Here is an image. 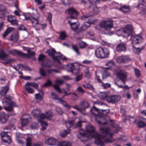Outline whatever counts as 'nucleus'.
<instances>
[{
	"mask_svg": "<svg viewBox=\"0 0 146 146\" xmlns=\"http://www.w3.org/2000/svg\"><path fill=\"white\" fill-rule=\"evenodd\" d=\"M88 135L84 130L80 129L79 133L77 135L78 139L81 141L85 142L88 140L90 138H95V143L97 145L101 146L104 145L103 141L105 143H111L113 134L110 133L109 127H101L100 130L101 133L99 134L95 131L94 127L91 125H88L86 127Z\"/></svg>",
	"mask_w": 146,
	"mask_h": 146,
	"instance_id": "1",
	"label": "nucleus"
},
{
	"mask_svg": "<svg viewBox=\"0 0 146 146\" xmlns=\"http://www.w3.org/2000/svg\"><path fill=\"white\" fill-rule=\"evenodd\" d=\"M117 32L125 34V37H128L129 36H131V38L132 40L131 43L133 50L135 53H137V48L136 47V45L137 44V35L133 34L132 26L131 25H128L125 28L117 30Z\"/></svg>",
	"mask_w": 146,
	"mask_h": 146,
	"instance_id": "2",
	"label": "nucleus"
},
{
	"mask_svg": "<svg viewBox=\"0 0 146 146\" xmlns=\"http://www.w3.org/2000/svg\"><path fill=\"white\" fill-rule=\"evenodd\" d=\"M12 97L9 96H7L4 98L2 100L3 104L5 105V110L8 111H11L13 110V107L17 106L15 103L13 102Z\"/></svg>",
	"mask_w": 146,
	"mask_h": 146,
	"instance_id": "3",
	"label": "nucleus"
},
{
	"mask_svg": "<svg viewBox=\"0 0 146 146\" xmlns=\"http://www.w3.org/2000/svg\"><path fill=\"white\" fill-rule=\"evenodd\" d=\"M95 53L97 58H104L108 57L109 52L107 48L100 47L95 50Z\"/></svg>",
	"mask_w": 146,
	"mask_h": 146,
	"instance_id": "4",
	"label": "nucleus"
},
{
	"mask_svg": "<svg viewBox=\"0 0 146 146\" xmlns=\"http://www.w3.org/2000/svg\"><path fill=\"white\" fill-rule=\"evenodd\" d=\"M66 69L68 71L76 75L79 74L80 70V66L75 63L68 64L66 66Z\"/></svg>",
	"mask_w": 146,
	"mask_h": 146,
	"instance_id": "5",
	"label": "nucleus"
},
{
	"mask_svg": "<svg viewBox=\"0 0 146 146\" xmlns=\"http://www.w3.org/2000/svg\"><path fill=\"white\" fill-rule=\"evenodd\" d=\"M113 21L111 20L103 21L100 24V26L105 30L109 31L113 27Z\"/></svg>",
	"mask_w": 146,
	"mask_h": 146,
	"instance_id": "6",
	"label": "nucleus"
},
{
	"mask_svg": "<svg viewBox=\"0 0 146 146\" xmlns=\"http://www.w3.org/2000/svg\"><path fill=\"white\" fill-rule=\"evenodd\" d=\"M100 110L101 109H98L96 108L94 106L91 109L90 111L92 114L96 116L95 120L99 125H105L106 124V122L102 123L98 119V117H100Z\"/></svg>",
	"mask_w": 146,
	"mask_h": 146,
	"instance_id": "7",
	"label": "nucleus"
},
{
	"mask_svg": "<svg viewBox=\"0 0 146 146\" xmlns=\"http://www.w3.org/2000/svg\"><path fill=\"white\" fill-rule=\"evenodd\" d=\"M96 21L92 19H88V22L84 23L82 25L79 30L77 31V33H79L82 31H84L88 28L90 27L91 24H93Z\"/></svg>",
	"mask_w": 146,
	"mask_h": 146,
	"instance_id": "8",
	"label": "nucleus"
},
{
	"mask_svg": "<svg viewBox=\"0 0 146 146\" xmlns=\"http://www.w3.org/2000/svg\"><path fill=\"white\" fill-rule=\"evenodd\" d=\"M131 59L127 55H122L119 56L116 59V62L119 63H126L130 61Z\"/></svg>",
	"mask_w": 146,
	"mask_h": 146,
	"instance_id": "9",
	"label": "nucleus"
},
{
	"mask_svg": "<svg viewBox=\"0 0 146 146\" xmlns=\"http://www.w3.org/2000/svg\"><path fill=\"white\" fill-rule=\"evenodd\" d=\"M46 52L49 56L52 57L54 60L56 61L57 63L58 64L60 63V62L58 59V56H55V54L56 53L60 54V52H56L55 50L53 48H51L47 50Z\"/></svg>",
	"mask_w": 146,
	"mask_h": 146,
	"instance_id": "10",
	"label": "nucleus"
},
{
	"mask_svg": "<svg viewBox=\"0 0 146 146\" xmlns=\"http://www.w3.org/2000/svg\"><path fill=\"white\" fill-rule=\"evenodd\" d=\"M8 132H2L0 134L1 139L3 142L10 143L11 142V138L10 136L8 134Z\"/></svg>",
	"mask_w": 146,
	"mask_h": 146,
	"instance_id": "11",
	"label": "nucleus"
},
{
	"mask_svg": "<svg viewBox=\"0 0 146 146\" xmlns=\"http://www.w3.org/2000/svg\"><path fill=\"white\" fill-rule=\"evenodd\" d=\"M68 12L70 15L69 18L70 19V20H76L77 21L76 17L78 14V11L75 9L71 8L68 9Z\"/></svg>",
	"mask_w": 146,
	"mask_h": 146,
	"instance_id": "12",
	"label": "nucleus"
},
{
	"mask_svg": "<svg viewBox=\"0 0 146 146\" xmlns=\"http://www.w3.org/2000/svg\"><path fill=\"white\" fill-rule=\"evenodd\" d=\"M120 98V96H119L113 95L107 97V101L108 102L114 104L119 101Z\"/></svg>",
	"mask_w": 146,
	"mask_h": 146,
	"instance_id": "13",
	"label": "nucleus"
},
{
	"mask_svg": "<svg viewBox=\"0 0 146 146\" xmlns=\"http://www.w3.org/2000/svg\"><path fill=\"white\" fill-rule=\"evenodd\" d=\"M7 13L6 7L3 5H0V18L5 19V15Z\"/></svg>",
	"mask_w": 146,
	"mask_h": 146,
	"instance_id": "14",
	"label": "nucleus"
},
{
	"mask_svg": "<svg viewBox=\"0 0 146 146\" xmlns=\"http://www.w3.org/2000/svg\"><path fill=\"white\" fill-rule=\"evenodd\" d=\"M68 22L73 31L77 32L79 30H78L79 25L78 23H76V21L73 22L72 20H68Z\"/></svg>",
	"mask_w": 146,
	"mask_h": 146,
	"instance_id": "15",
	"label": "nucleus"
},
{
	"mask_svg": "<svg viewBox=\"0 0 146 146\" xmlns=\"http://www.w3.org/2000/svg\"><path fill=\"white\" fill-rule=\"evenodd\" d=\"M126 45L124 43L118 44L116 48V50L119 52H124L126 50Z\"/></svg>",
	"mask_w": 146,
	"mask_h": 146,
	"instance_id": "16",
	"label": "nucleus"
},
{
	"mask_svg": "<svg viewBox=\"0 0 146 146\" xmlns=\"http://www.w3.org/2000/svg\"><path fill=\"white\" fill-rule=\"evenodd\" d=\"M7 19L11 24L13 25H18V21L14 16L10 15L7 16Z\"/></svg>",
	"mask_w": 146,
	"mask_h": 146,
	"instance_id": "17",
	"label": "nucleus"
},
{
	"mask_svg": "<svg viewBox=\"0 0 146 146\" xmlns=\"http://www.w3.org/2000/svg\"><path fill=\"white\" fill-rule=\"evenodd\" d=\"M117 77L119 80L122 81L124 85L125 84L127 79V75L125 73L118 72L117 74Z\"/></svg>",
	"mask_w": 146,
	"mask_h": 146,
	"instance_id": "18",
	"label": "nucleus"
},
{
	"mask_svg": "<svg viewBox=\"0 0 146 146\" xmlns=\"http://www.w3.org/2000/svg\"><path fill=\"white\" fill-rule=\"evenodd\" d=\"M57 142V140L53 138H49L46 140L45 144L48 145H56V143Z\"/></svg>",
	"mask_w": 146,
	"mask_h": 146,
	"instance_id": "19",
	"label": "nucleus"
},
{
	"mask_svg": "<svg viewBox=\"0 0 146 146\" xmlns=\"http://www.w3.org/2000/svg\"><path fill=\"white\" fill-rule=\"evenodd\" d=\"M9 52L14 55L17 54L18 56L21 57H25L27 56V55L25 53H24L20 51H19L16 50H10Z\"/></svg>",
	"mask_w": 146,
	"mask_h": 146,
	"instance_id": "20",
	"label": "nucleus"
},
{
	"mask_svg": "<svg viewBox=\"0 0 146 146\" xmlns=\"http://www.w3.org/2000/svg\"><path fill=\"white\" fill-rule=\"evenodd\" d=\"M32 115L35 117H36L38 120V119H41V115L44 114V113H41V112L39 110L36 109L33 110L32 112Z\"/></svg>",
	"mask_w": 146,
	"mask_h": 146,
	"instance_id": "21",
	"label": "nucleus"
},
{
	"mask_svg": "<svg viewBox=\"0 0 146 146\" xmlns=\"http://www.w3.org/2000/svg\"><path fill=\"white\" fill-rule=\"evenodd\" d=\"M140 120L137 122V125L139 127L146 126V119L142 117H139Z\"/></svg>",
	"mask_w": 146,
	"mask_h": 146,
	"instance_id": "22",
	"label": "nucleus"
},
{
	"mask_svg": "<svg viewBox=\"0 0 146 146\" xmlns=\"http://www.w3.org/2000/svg\"><path fill=\"white\" fill-rule=\"evenodd\" d=\"M90 104L87 101L84 100L80 104V106L82 110H85L86 109L89 107Z\"/></svg>",
	"mask_w": 146,
	"mask_h": 146,
	"instance_id": "23",
	"label": "nucleus"
},
{
	"mask_svg": "<svg viewBox=\"0 0 146 146\" xmlns=\"http://www.w3.org/2000/svg\"><path fill=\"white\" fill-rule=\"evenodd\" d=\"M9 118L8 115L4 112H1L0 113V121L2 123H5Z\"/></svg>",
	"mask_w": 146,
	"mask_h": 146,
	"instance_id": "24",
	"label": "nucleus"
},
{
	"mask_svg": "<svg viewBox=\"0 0 146 146\" xmlns=\"http://www.w3.org/2000/svg\"><path fill=\"white\" fill-rule=\"evenodd\" d=\"M19 38V35L18 33H14L10 36L9 39L11 41L15 42L18 41Z\"/></svg>",
	"mask_w": 146,
	"mask_h": 146,
	"instance_id": "25",
	"label": "nucleus"
},
{
	"mask_svg": "<svg viewBox=\"0 0 146 146\" xmlns=\"http://www.w3.org/2000/svg\"><path fill=\"white\" fill-rule=\"evenodd\" d=\"M119 10L122 11L124 13L126 14L130 11V8L129 5H124L121 6L119 8Z\"/></svg>",
	"mask_w": 146,
	"mask_h": 146,
	"instance_id": "26",
	"label": "nucleus"
},
{
	"mask_svg": "<svg viewBox=\"0 0 146 146\" xmlns=\"http://www.w3.org/2000/svg\"><path fill=\"white\" fill-rule=\"evenodd\" d=\"M110 112V110H103L101 109L100 111V117H98V118H100L101 120H100L101 121V119L102 117L104 118L105 119V117L106 116L107 113H108Z\"/></svg>",
	"mask_w": 146,
	"mask_h": 146,
	"instance_id": "27",
	"label": "nucleus"
},
{
	"mask_svg": "<svg viewBox=\"0 0 146 146\" xmlns=\"http://www.w3.org/2000/svg\"><path fill=\"white\" fill-rule=\"evenodd\" d=\"M51 62L49 59H45L43 60L42 63V65L45 67H49L51 65Z\"/></svg>",
	"mask_w": 146,
	"mask_h": 146,
	"instance_id": "28",
	"label": "nucleus"
},
{
	"mask_svg": "<svg viewBox=\"0 0 146 146\" xmlns=\"http://www.w3.org/2000/svg\"><path fill=\"white\" fill-rule=\"evenodd\" d=\"M82 86L84 88L90 90L93 92H94L95 88L92 85H91L90 83L85 82L82 84Z\"/></svg>",
	"mask_w": 146,
	"mask_h": 146,
	"instance_id": "29",
	"label": "nucleus"
},
{
	"mask_svg": "<svg viewBox=\"0 0 146 146\" xmlns=\"http://www.w3.org/2000/svg\"><path fill=\"white\" fill-rule=\"evenodd\" d=\"M25 19L27 21H30L32 24H35V25L38 24V20L37 19L28 17H25Z\"/></svg>",
	"mask_w": 146,
	"mask_h": 146,
	"instance_id": "30",
	"label": "nucleus"
},
{
	"mask_svg": "<svg viewBox=\"0 0 146 146\" xmlns=\"http://www.w3.org/2000/svg\"><path fill=\"white\" fill-rule=\"evenodd\" d=\"M9 89L8 86H6L2 88V90L0 91V94L2 96L5 95Z\"/></svg>",
	"mask_w": 146,
	"mask_h": 146,
	"instance_id": "31",
	"label": "nucleus"
},
{
	"mask_svg": "<svg viewBox=\"0 0 146 146\" xmlns=\"http://www.w3.org/2000/svg\"><path fill=\"white\" fill-rule=\"evenodd\" d=\"M57 146H71V144L69 142L66 141H61L58 142L57 144Z\"/></svg>",
	"mask_w": 146,
	"mask_h": 146,
	"instance_id": "32",
	"label": "nucleus"
},
{
	"mask_svg": "<svg viewBox=\"0 0 146 146\" xmlns=\"http://www.w3.org/2000/svg\"><path fill=\"white\" fill-rule=\"evenodd\" d=\"M145 6H137V9L139 11L140 14L142 15H144L146 13V9Z\"/></svg>",
	"mask_w": 146,
	"mask_h": 146,
	"instance_id": "33",
	"label": "nucleus"
},
{
	"mask_svg": "<svg viewBox=\"0 0 146 146\" xmlns=\"http://www.w3.org/2000/svg\"><path fill=\"white\" fill-rule=\"evenodd\" d=\"M41 119H38V121L40 123L41 125H43L46 126L48 125V123L45 121H43V120L46 118V116L45 114H42L41 115Z\"/></svg>",
	"mask_w": 146,
	"mask_h": 146,
	"instance_id": "34",
	"label": "nucleus"
},
{
	"mask_svg": "<svg viewBox=\"0 0 146 146\" xmlns=\"http://www.w3.org/2000/svg\"><path fill=\"white\" fill-rule=\"evenodd\" d=\"M14 30V29L12 27L8 28L5 31L3 35V36L4 38L9 33L11 32Z\"/></svg>",
	"mask_w": 146,
	"mask_h": 146,
	"instance_id": "35",
	"label": "nucleus"
},
{
	"mask_svg": "<svg viewBox=\"0 0 146 146\" xmlns=\"http://www.w3.org/2000/svg\"><path fill=\"white\" fill-rule=\"evenodd\" d=\"M110 72L108 70H105L102 74V77L103 79L110 76Z\"/></svg>",
	"mask_w": 146,
	"mask_h": 146,
	"instance_id": "36",
	"label": "nucleus"
},
{
	"mask_svg": "<svg viewBox=\"0 0 146 146\" xmlns=\"http://www.w3.org/2000/svg\"><path fill=\"white\" fill-rule=\"evenodd\" d=\"M91 8H92V10L95 14H97L99 12L98 9L95 5H90L88 7L89 9Z\"/></svg>",
	"mask_w": 146,
	"mask_h": 146,
	"instance_id": "37",
	"label": "nucleus"
},
{
	"mask_svg": "<svg viewBox=\"0 0 146 146\" xmlns=\"http://www.w3.org/2000/svg\"><path fill=\"white\" fill-rule=\"evenodd\" d=\"M72 49L77 53L78 55L80 54V52L78 51V48L76 45L72 44Z\"/></svg>",
	"mask_w": 146,
	"mask_h": 146,
	"instance_id": "38",
	"label": "nucleus"
},
{
	"mask_svg": "<svg viewBox=\"0 0 146 146\" xmlns=\"http://www.w3.org/2000/svg\"><path fill=\"white\" fill-rule=\"evenodd\" d=\"M27 53L28 54H26L28 55L27 56L23 57L30 58L31 57L35 55V53L34 52H31V49H30L29 50H28Z\"/></svg>",
	"mask_w": 146,
	"mask_h": 146,
	"instance_id": "39",
	"label": "nucleus"
},
{
	"mask_svg": "<svg viewBox=\"0 0 146 146\" xmlns=\"http://www.w3.org/2000/svg\"><path fill=\"white\" fill-rule=\"evenodd\" d=\"M69 132V130H64L60 133V135L62 137H64L67 136Z\"/></svg>",
	"mask_w": 146,
	"mask_h": 146,
	"instance_id": "40",
	"label": "nucleus"
},
{
	"mask_svg": "<svg viewBox=\"0 0 146 146\" xmlns=\"http://www.w3.org/2000/svg\"><path fill=\"white\" fill-rule=\"evenodd\" d=\"M60 35L59 36V39L61 40H64L67 37L65 31H63L60 32Z\"/></svg>",
	"mask_w": 146,
	"mask_h": 146,
	"instance_id": "41",
	"label": "nucleus"
},
{
	"mask_svg": "<svg viewBox=\"0 0 146 146\" xmlns=\"http://www.w3.org/2000/svg\"><path fill=\"white\" fill-rule=\"evenodd\" d=\"M39 73L43 77H44L47 75V73L42 68H40L39 69Z\"/></svg>",
	"mask_w": 146,
	"mask_h": 146,
	"instance_id": "42",
	"label": "nucleus"
},
{
	"mask_svg": "<svg viewBox=\"0 0 146 146\" xmlns=\"http://www.w3.org/2000/svg\"><path fill=\"white\" fill-rule=\"evenodd\" d=\"M7 55L5 54V52L4 50L1 49H0V58L3 59H5Z\"/></svg>",
	"mask_w": 146,
	"mask_h": 146,
	"instance_id": "43",
	"label": "nucleus"
},
{
	"mask_svg": "<svg viewBox=\"0 0 146 146\" xmlns=\"http://www.w3.org/2000/svg\"><path fill=\"white\" fill-rule=\"evenodd\" d=\"M137 6H146V0H139Z\"/></svg>",
	"mask_w": 146,
	"mask_h": 146,
	"instance_id": "44",
	"label": "nucleus"
},
{
	"mask_svg": "<svg viewBox=\"0 0 146 146\" xmlns=\"http://www.w3.org/2000/svg\"><path fill=\"white\" fill-rule=\"evenodd\" d=\"M30 128L32 129H35L38 128V125L37 123L33 122L31 125Z\"/></svg>",
	"mask_w": 146,
	"mask_h": 146,
	"instance_id": "45",
	"label": "nucleus"
},
{
	"mask_svg": "<svg viewBox=\"0 0 146 146\" xmlns=\"http://www.w3.org/2000/svg\"><path fill=\"white\" fill-rule=\"evenodd\" d=\"M52 84V82L50 80L48 79L46 82L43 84V86L46 87L51 86Z\"/></svg>",
	"mask_w": 146,
	"mask_h": 146,
	"instance_id": "46",
	"label": "nucleus"
},
{
	"mask_svg": "<svg viewBox=\"0 0 146 146\" xmlns=\"http://www.w3.org/2000/svg\"><path fill=\"white\" fill-rule=\"evenodd\" d=\"M88 1L92 4L91 5H96L100 2V0H88Z\"/></svg>",
	"mask_w": 146,
	"mask_h": 146,
	"instance_id": "47",
	"label": "nucleus"
},
{
	"mask_svg": "<svg viewBox=\"0 0 146 146\" xmlns=\"http://www.w3.org/2000/svg\"><path fill=\"white\" fill-rule=\"evenodd\" d=\"M53 87L56 91L59 93H61L62 92V90L60 89L58 85L57 84H54L53 85Z\"/></svg>",
	"mask_w": 146,
	"mask_h": 146,
	"instance_id": "48",
	"label": "nucleus"
},
{
	"mask_svg": "<svg viewBox=\"0 0 146 146\" xmlns=\"http://www.w3.org/2000/svg\"><path fill=\"white\" fill-rule=\"evenodd\" d=\"M28 123V119L27 118L23 119H22L21 125L22 126H24L26 125Z\"/></svg>",
	"mask_w": 146,
	"mask_h": 146,
	"instance_id": "49",
	"label": "nucleus"
},
{
	"mask_svg": "<svg viewBox=\"0 0 146 146\" xmlns=\"http://www.w3.org/2000/svg\"><path fill=\"white\" fill-rule=\"evenodd\" d=\"M26 146H31L32 139L30 137H28L26 139Z\"/></svg>",
	"mask_w": 146,
	"mask_h": 146,
	"instance_id": "50",
	"label": "nucleus"
},
{
	"mask_svg": "<svg viewBox=\"0 0 146 146\" xmlns=\"http://www.w3.org/2000/svg\"><path fill=\"white\" fill-rule=\"evenodd\" d=\"M141 33H140L139 34H137V44H139L140 42H141L143 41V38L142 37Z\"/></svg>",
	"mask_w": 146,
	"mask_h": 146,
	"instance_id": "51",
	"label": "nucleus"
},
{
	"mask_svg": "<svg viewBox=\"0 0 146 146\" xmlns=\"http://www.w3.org/2000/svg\"><path fill=\"white\" fill-rule=\"evenodd\" d=\"M52 15L50 13H48L47 17V20L48 21L49 23L51 25V21H52Z\"/></svg>",
	"mask_w": 146,
	"mask_h": 146,
	"instance_id": "52",
	"label": "nucleus"
},
{
	"mask_svg": "<svg viewBox=\"0 0 146 146\" xmlns=\"http://www.w3.org/2000/svg\"><path fill=\"white\" fill-rule=\"evenodd\" d=\"M53 115L52 112L49 113L47 114L46 115H45L46 118V119L49 120H50L51 119V118L52 117Z\"/></svg>",
	"mask_w": 146,
	"mask_h": 146,
	"instance_id": "53",
	"label": "nucleus"
},
{
	"mask_svg": "<svg viewBox=\"0 0 146 146\" xmlns=\"http://www.w3.org/2000/svg\"><path fill=\"white\" fill-rule=\"evenodd\" d=\"M26 90L27 91L30 93H33L34 92V90L33 88H31L30 86H27L25 88Z\"/></svg>",
	"mask_w": 146,
	"mask_h": 146,
	"instance_id": "54",
	"label": "nucleus"
},
{
	"mask_svg": "<svg viewBox=\"0 0 146 146\" xmlns=\"http://www.w3.org/2000/svg\"><path fill=\"white\" fill-rule=\"evenodd\" d=\"M79 45L80 48H84L87 45V44L84 42H81L79 43Z\"/></svg>",
	"mask_w": 146,
	"mask_h": 146,
	"instance_id": "55",
	"label": "nucleus"
},
{
	"mask_svg": "<svg viewBox=\"0 0 146 146\" xmlns=\"http://www.w3.org/2000/svg\"><path fill=\"white\" fill-rule=\"evenodd\" d=\"M83 77V74H80L79 75L77 76L75 78V80L76 82H78L80 80H81Z\"/></svg>",
	"mask_w": 146,
	"mask_h": 146,
	"instance_id": "56",
	"label": "nucleus"
},
{
	"mask_svg": "<svg viewBox=\"0 0 146 146\" xmlns=\"http://www.w3.org/2000/svg\"><path fill=\"white\" fill-rule=\"evenodd\" d=\"M93 16V14L89 15L86 14L82 16L81 17V19L85 20L87 18H89V17Z\"/></svg>",
	"mask_w": 146,
	"mask_h": 146,
	"instance_id": "57",
	"label": "nucleus"
},
{
	"mask_svg": "<svg viewBox=\"0 0 146 146\" xmlns=\"http://www.w3.org/2000/svg\"><path fill=\"white\" fill-rule=\"evenodd\" d=\"M66 126L69 125V126H73L74 125V121L73 120L66 121L65 122Z\"/></svg>",
	"mask_w": 146,
	"mask_h": 146,
	"instance_id": "58",
	"label": "nucleus"
},
{
	"mask_svg": "<svg viewBox=\"0 0 146 146\" xmlns=\"http://www.w3.org/2000/svg\"><path fill=\"white\" fill-rule=\"evenodd\" d=\"M102 86L104 88H107L110 87L111 85L108 83L104 84L102 82Z\"/></svg>",
	"mask_w": 146,
	"mask_h": 146,
	"instance_id": "59",
	"label": "nucleus"
},
{
	"mask_svg": "<svg viewBox=\"0 0 146 146\" xmlns=\"http://www.w3.org/2000/svg\"><path fill=\"white\" fill-rule=\"evenodd\" d=\"M77 90L81 94H84L85 92V91L81 86L78 87Z\"/></svg>",
	"mask_w": 146,
	"mask_h": 146,
	"instance_id": "60",
	"label": "nucleus"
},
{
	"mask_svg": "<svg viewBox=\"0 0 146 146\" xmlns=\"http://www.w3.org/2000/svg\"><path fill=\"white\" fill-rule=\"evenodd\" d=\"M55 83L57 85H61L63 84L64 82L62 80H57L55 81Z\"/></svg>",
	"mask_w": 146,
	"mask_h": 146,
	"instance_id": "61",
	"label": "nucleus"
},
{
	"mask_svg": "<svg viewBox=\"0 0 146 146\" xmlns=\"http://www.w3.org/2000/svg\"><path fill=\"white\" fill-rule=\"evenodd\" d=\"M58 59L59 60V59H61L63 61L66 60H67V58L65 56H63L62 54H61L59 56H58Z\"/></svg>",
	"mask_w": 146,
	"mask_h": 146,
	"instance_id": "62",
	"label": "nucleus"
},
{
	"mask_svg": "<svg viewBox=\"0 0 146 146\" xmlns=\"http://www.w3.org/2000/svg\"><path fill=\"white\" fill-rule=\"evenodd\" d=\"M56 110L60 115L62 114L63 113L62 111L59 107L57 106L56 107Z\"/></svg>",
	"mask_w": 146,
	"mask_h": 146,
	"instance_id": "63",
	"label": "nucleus"
},
{
	"mask_svg": "<svg viewBox=\"0 0 146 146\" xmlns=\"http://www.w3.org/2000/svg\"><path fill=\"white\" fill-rule=\"evenodd\" d=\"M45 56L44 55H42V54H40L38 59V61H40L43 60H44V59L45 58Z\"/></svg>",
	"mask_w": 146,
	"mask_h": 146,
	"instance_id": "64",
	"label": "nucleus"
}]
</instances>
